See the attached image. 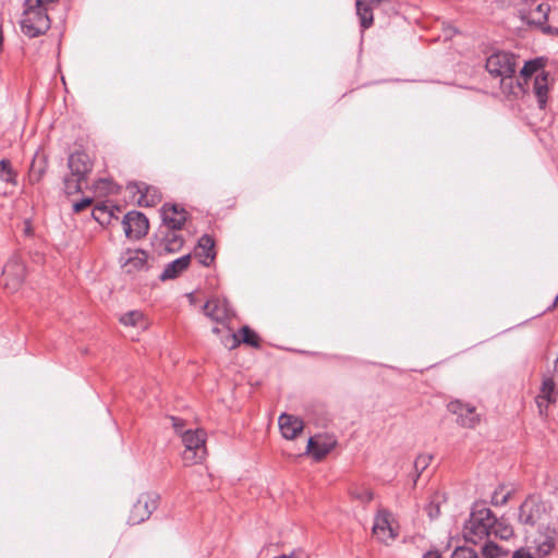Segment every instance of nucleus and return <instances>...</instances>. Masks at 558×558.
Returning a JSON list of instances; mask_svg holds the SVG:
<instances>
[{
	"label": "nucleus",
	"mask_w": 558,
	"mask_h": 558,
	"mask_svg": "<svg viewBox=\"0 0 558 558\" xmlns=\"http://www.w3.org/2000/svg\"><path fill=\"white\" fill-rule=\"evenodd\" d=\"M534 542L536 544L538 555L547 556L556 546V529L547 526L545 530H541Z\"/></svg>",
	"instance_id": "21"
},
{
	"label": "nucleus",
	"mask_w": 558,
	"mask_h": 558,
	"mask_svg": "<svg viewBox=\"0 0 558 558\" xmlns=\"http://www.w3.org/2000/svg\"><path fill=\"white\" fill-rule=\"evenodd\" d=\"M195 257L204 266H209L215 259V241L210 235L204 234L199 238L195 248Z\"/></svg>",
	"instance_id": "20"
},
{
	"label": "nucleus",
	"mask_w": 558,
	"mask_h": 558,
	"mask_svg": "<svg viewBox=\"0 0 558 558\" xmlns=\"http://www.w3.org/2000/svg\"><path fill=\"white\" fill-rule=\"evenodd\" d=\"M502 490H504V488L499 487L498 489H496L494 492V494L492 496V504L494 506H502L508 501L510 493L504 494Z\"/></svg>",
	"instance_id": "37"
},
{
	"label": "nucleus",
	"mask_w": 558,
	"mask_h": 558,
	"mask_svg": "<svg viewBox=\"0 0 558 558\" xmlns=\"http://www.w3.org/2000/svg\"><path fill=\"white\" fill-rule=\"evenodd\" d=\"M278 423L280 432L286 439L296 438L304 428L302 420L286 413L279 416Z\"/></svg>",
	"instance_id": "19"
},
{
	"label": "nucleus",
	"mask_w": 558,
	"mask_h": 558,
	"mask_svg": "<svg viewBox=\"0 0 558 558\" xmlns=\"http://www.w3.org/2000/svg\"><path fill=\"white\" fill-rule=\"evenodd\" d=\"M0 180L12 185L17 184V172L9 159L0 160Z\"/></svg>",
	"instance_id": "29"
},
{
	"label": "nucleus",
	"mask_w": 558,
	"mask_h": 558,
	"mask_svg": "<svg viewBox=\"0 0 558 558\" xmlns=\"http://www.w3.org/2000/svg\"><path fill=\"white\" fill-rule=\"evenodd\" d=\"M169 418H170V421L172 423V427L174 428L175 433H178L179 435L182 436V433L185 432L183 429L184 426H185L184 420H182L180 417H177V416H170Z\"/></svg>",
	"instance_id": "39"
},
{
	"label": "nucleus",
	"mask_w": 558,
	"mask_h": 558,
	"mask_svg": "<svg viewBox=\"0 0 558 558\" xmlns=\"http://www.w3.org/2000/svg\"><path fill=\"white\" fill-rule=\"evenodd\" d=\"M47 158L45 155L36 154L32 160L29 171H28V181L31 184L38 183L47 171Z\"/></svg>",
	"instance_id": "25"
},
{
	"label": "nucleus",
	"mask_w": 558,
	"mask_h": 558,
	"mask_svg": "<svg viewBox=\"0 0 558 558\" xmlns=\"http://www.w3.org/2000/svg\"><path fill=\"white\" fill-rule=\"evenodd\" d=\"M203 311L211 320L222 325L227 324L234 316L229 302L219 298L208 300L204 304Z\"/></svg>",
	"instance_id": "13"
},
{
	"label": "nucleus",
	"mask_w": 558,
	"mask_h": 558,
	"mask_svg": "<svg viewBox=\"0 0 558 558\" xmlns=\"http://www.w3.org/2000/svg\"><path fill=\"white\" fill-rule=\"evenodd\" d=\"M543 68H544V60L542 58L526 61L520 72L521 77L524 81V84H527V81L531 80L532 76Z\"/></svg>",
	"instance_id": "30"
},
{
	"label": "nucleus",
	"mask_w": 558,
	"mask_h": 558,
	"mask_svg": "<svg viewBox=\"0 0 558 558\" xmlns=\"http://www.w3.org/2000/svg\"><path fill=\"white\" fill-rule=\"evenodd\" d=\"M492 532L501 539H509L513 535L512 526L504 519H497V523L494 524Z\"/></svg>",
	"instance_id": "33"
},
{
	"label": "nucleus",
	"mask_w": 558,
	"mask_h": 558,
	"mask_svg": "<svg viewBox=\"0 0 558 558\" xmlns=\"http://www.w3.org/2000/svg\"><path fill=\"white\" fill-rule=\"evenodd\" d=\"M121 269L126 275H136L150 268L149 255L141 248H126L119 257Z\"/></svg>",
	"instance_id": "7"
},
{
	"label": "nucleus",
	"mask_w": 558,
	"mask_h": 558,
	"mask_svg": "<svg viewBox=\"0 0 558 558\" xmlns=\"http://www.w3.org/2000/svg\"><path fill=\"white\" fill-rule=\"evenodd\" d=\"M56 2L58 0H25L20 21L22 33L29 38L45 34L50 28L49 5Z\"/></svg>",
	"instance_id": "1"
},
{
	"label": "nucleus",
	"mask_w": 558,
	"mask_h": 558,
	"mask_svg": "<svg viewBox=\"0 0 558 558\" xmlns=\"http://www.w3.org/2000/svg\"><path fill=\"white\" fill-rule=\"evenodd\" d=\"M355 7L361 27L363 29L369 28L374 22L373 10L376 8L375 3L371 0H356Z\"/></svg>",
	"instance_id": "24"
},
{
	"label": "nucleus",
	"mask_w": 558,
	"mask_h": 558,
	"mask_svg": "<svg viewBox=\"0 0 558 558\" xmlns=\"http://www.w3.org/2000/svg\"><path fill=\"white\" fill-rule=\"evenodd\" d=\"M333 444L320 442L316 437H311L307 442V450L313 454L315 460L324 459L332 449Z\"/></svg>",
	"instance_id": "27"
},
{
	"label": "nucleus",
	"mask_w": 558,
	"mask_h": 558,
	"mask_svg": "<svg viewBox=\"0 0 558 558\" xmlns=\"http://www.w3.org/2000/svg\"><path fill=\"white\" fill-rule=\"evenodd\" d=\"M70 173L63 178V191L66 195H73L87 185L88 174L93 170V162L84 151L72 153L68 158Z\"/></svg>",
	"instance_id": "2"
},
{
	"label": "nucleus",
	"mask_w": 558,
	"mask_h": 558,
	"mask_svg": "<svg viewBox=\"0 0 558 558\" xmlns=\"http://www.w3.org/2000/svg\"><path fill=\"white\" fill-rule=\"evenodd\" d=\"M512 558H535V557L532 555V553L529 549L521 547L513 551Z\"/></svg>",
	"instance_id": "41"
},
{
	"label": "nucleus",
	"mask_w": 558,
	"mask_h": 558,
	"mask_svg": "<svg viewBox=\"0 0 558 558\" xmlns=\"http://www.w3.org/2000/svg\"><path fill=\"white\" fill-rule=\"evenodd\" d=\"M425 510L427 515L434 520L440 515V504L438 500H432L426 507Z\"/></svg>",
	"instance_id": "38"
},
{
	"label": "nucleus",
	"mask_w": 558,
	"mask_h": 558,
	"mask_svg": "<svg viewBox=\"0 0 558 558\" xmlns=\"http://www.w3.org/2000/svg\"><path fill=\"white\" fill-rule=\"evenodd\" d=\"M518 88L523 89L522 84L518 82Z\"/></svg>",
	"instance_id": "49"
},
{
	"label": "nucleus",
	"mask_w": 558,
	"mask_h": 558,
	"mask_svg": "<svg viewBox=\"0 0 558 558\" xmlns=\"http://www.w3.org/2000/svg\"><path fill=\"white\" fill-rule=\"evenodd\" d=\"M433 460V456L429 453L418 454L414 461V469L416 472V477H418L424 470L428 468Z\"/></svg>",
	"instance_id": "35"
},
{
	"label": "nucleus",
	"mask_w": 558,
	"mask_h": 558,
	"mask_svg": "<svg viewBox=\"0 0 558 558\" xmlns=\"http://www.w3.org/2000/svg\"><path fill=\"white\" fill-rule=\"evenodd\" d=\"M26 276V268L21 258L12 256L2 270V284L7 291L14 293L20 290Z\"/></svg>",
	"instance_id": "8"
},
{
	"label": "nucleus",
	"mask_w": 558,
	"mask_h": 558,
	"mask_svg": "<svg viewBox=\"0 0 558 558\" xmlns=\"http://www.w3.org/2000/svg\"><path fill=\"white\" fill-rule=\"evenodd\" d=\"M128 190L140 194L137 199L140 206L151 207L161 201L160 191L157 187L148 185L144 182L129 183Z\"/></svg>",
	"instance_id": "15"
},
{
	"label": "nucleus",
	"mask_w": 558,
	"mask_h": 558,
	"mask_svg": "<svg viewBox=\"0 0 558 558\" xmlns=\"http://www.w3.org/2000/svg\"><path fill=\"white\" fill-rule=\"evenodd\" d=\"M389 517L390 514L386 510H379L377 515L375 517L373 534L380 542H387L389 539H393L397 536V534L393 532L391 527Z\"/></svg>",
	"instance_id": "18"
},
{
	"label": "nucleus",
	"mask_w": 558,
	"mask_h": 558,
	"mask_svg": "<svg viewBox=\"0 0 558 558\" xmlns=\"http://www.w3.org/2000/svg\"><path fill=\"white\" fill-rule=\"evenodd\" d=\"M240 335L229 333L227 338L223 340V344L229 347V349L236 348L240 343L247 344L253 348L260 347V339L258 335L251 329L248 326H243L240 331Z\"/></svg>",
	"instance_id": "17"
},
{
	"label": "nucleus",
	"mask_w": 558,
	"mask_h": 558,
	"mask_svg": "<svg viewBox=\"0 0 558 558\" xmlns=\"http://www.w3.org/2000/svg\"><path fill=\"white\" fill-rule=\"evenodd\" d=\"M549 7L546 3L533 2L531 8H522L519 10L520 19L529 25L543 27L547 22Z\"/></svg>",
	"instance_id": "16"
},
{
	"label": "nucleus",
	"mask_w": 558,
	"mask_h": 558,
	"mask_svg": "<svg viewBox=\"0 0 558 558\" xmlns=\"http://www.w3.org/2000/svg\"><path fill=\"white\" fill-rule=\"evenodd\" d=\"M424 558H441V556L437 551H428L425 554Z\"/></svg>",
	"instance_id": "44"
},
{
	"label": "nucleus",
	"mask_w": 558,
	"mask_h": 558,
	"mask_svg": "<svg viewBox=\"0 0 558 558\" xmlns=\"http://www.w3.org/2000/svg\"><path fill=\"white\" fill-rule=\"evenodd\" d=\"M211 331L213 333L219 335L221 332V329L219 327H214Z\"/></svg>",
	"instance_id": "45"
},
{
	"label": "nucleus",
	"mask_w": 558,
	"mask_h": 558,
	"mask_svg": "<svg viewBox=\"0 0 558 558\" xmlns=\"http://www.w3.org/2000/svg\"><path fill=\"white\" fill-rule=\"evenodd\" d=\"M496 523L497 518L494 512L484 502H475L464 526V537L468 542L476 544L478 539L492 533Z\"/></svg>",
	"instance_id": "3"
},
{
	"label": "nucleus",
	"mask_w": 558,
	"mask_h": 558,
	"mask_svg": "<svg viewBox=\"0 0 558 558\" xmlns=\"http://www.w3.org/2000/svg\"><path fill=\"white\" fill-rule=\"evenodd\" d=\"M450 413L457 416V424L464 428H474L480 422V414L475 407L460 400L450 401L447 404Z\"/></svg>",
	"instance_id": "11"
},
{
	"label": "nucleus",
	"mask_w": 558,
	"mask_h": 558,
	"mask_svg": "<svg viewBox=\"0 0 558 558\" xmlns=\"http://www.w3.org/2000/svg\"><path fill=\"white\" fill-rule=\"evenodd\" d=\"M122 225L125 235L135 240L145 236L149 229L147 217L140 211L128 213L122 220Z\"/></svg>",
	"instance_id": "12"
},
{
	"label": "nucleus",
	"mask_w": 558,
	"mask_h": 558,
	"mask_svg": "<svg viewBox=\"0 0 558 558\" xmlns=\"http://www.w3.org/2000/svg\"><path fill=\"white\" fill-rule=\"evenodd\" d=\"M92 205L90 198H84L73 205L74 213H81L85 208L89 207Z\"/></svg>",
	"instance_id": "40"
},
{
	"label": "nucleus",
	"mask_w": 558,
	"mask_h": 558,
	"mask_svg": "<svg viewBox=\"0 0 558 558\" xmlns=\"http://www.w3.org/2000/svg\"><path fill=\"white\" fill-rule=\"evenodd\" d=\"M31 232V227L28 223H26V227H25V233H29Z\"/></svg>",
	"instance_id": "47"
},
{
	"label": "nucleus",
	"mask_w": 558,
	"mask_h": 558,
	"mask_svg": "<svg viewBox=\"0 0 558 558\" xmlns=\"http://www.w3.org/2000/svg\"><path fill=\"white\" fill-rule=\"evenodd\" d=\"M508 550L493 542H486L482 547V555L485 558H500L508 555Z\"/></svg>",
	"instance_id": "32"
},
{
	"label": "nucleus",
	"mask_w": 558,
	"mask_h": 558,
	"mask_svg": "<svg viewBox=\"0 0 558 558\" xmlns=\"http://www.w3.org/2000/svg\"><path fill=\"white\" fill-rule=\"evenodd\" d=\"M555 383L551 378L544 380L539 395L536 397V404L539 414L543 415L550 403H555Z\"/></svg>",
	"instance_id": "23"
},
{
	"label": "nucleus",
	"mask_w": 558,
	"mask_h": 558,
	"mask_svg": "<svg viewBox=\"0 0 558 558\" xmlns=\"http://www.w3.org/2000/svg\"><path fill=\"white\" fill-rule=\"evenodd\" d=\"M533 90L536 95L539 108H544L547 101L548 75L544 71L534 78Z\"/></svg>",
	"instance_id": "26"
},
{
	"label": "nucleus",
	"mask_w": 558,
	"mask_h": 558,
	"mask_svg": "<svg viewBox=\"0 0 558 558\" xmlns=\"http://www.w3.org/2000/svg\"><path fill=\"white\" fill-rule=\"evenodd\" d=\"M350 496L361 504H368L374 498L373 492L363 486L352 487L350 489Z\"/></svg>",
	"instance_id": "34"
},
{
	"label": "nucleus",
	"mask_w": 558,
	"mask_h": 558,
	"mask_svg": "<svg viewBox=\"0 0 558 558\" xmlns=\"http://www.w3.org/2000/svg\"><path fill=\"white\" fill-rule=\"evenodd\" d=\"M191 263V255L181 256L165 266L163 271L159 276L161 281L174 279L186 270Z\"/></svg>",
	"instance_id": "22"
},
{
	"label": "nucleus",
	"mask_w": 558,
	"mask_h": 558,
	"mask_svg": "<svg viewBox=\"0 0 558 558\" xmlns=\"http://www.w3.org/2000/svg\"><path fill=\"white\" fill-rule=\"evenodd\" d=\"M547 136H548V132L546 130L542 131L539 133V140L547 146V147H550V148H554L555 146V140L551 138L549 142L547 141Z\"/></svg>",
	"instance_id": "43"
},
{
	"label": "nucleus",
	"mask_w": 558,
	"mask_h": 558,
	"mask_svg": "<svg viewBox=\"0 0 558 558\" xmlns=\"http://www.w3.org/2000/svg\"><path fill=\"white\" fill-rule=\"evenodd\" d=\"M182 442L185 447L183 460L192 463L199 462L206 453V434L203 429H186L182 433Z\"/></svg>",
	"instance_id": "5"
},
{
	"label": "nucleus",
	"mask_w": 558,
	"mask_h": 558,
	"mask_svg": "<svg viewBox=\"0 0 558 558\" xmlns=\"http://www.w3.org/2000/svg\"><path fill=\"white\" fill-rule=\"evenodd\" d=\"M553 306L554 307L558 306V294L555 296V299L553 301Z\"/></svg>",
	"instance_id": "46"
},
{
	"label": "nucleus",
	"mask_w": 558,
	"mask_h": 558,
	"mask_svg": "<svg viewBox=\"0 0 558 558\" xmlns=\"http://www.w3.org/2000/svg\"><path fill=\"white\" fill-rule=\"evenodd\" d=\"M160 213L162 223L159 228L182 229L187 220L186 210L178 204L166 203Z\"/></svg>",
	"instance_id": "14"
},
{
	"label": "nucleus",
	"mask_w": 558,
	"mask_h": 558,
	"mask_svg": "<svg viewBox=\"0 0 558 558\" xmlns=\"http://www.w3.org/2000/svg\"><path fill=\"white\" fill-rule=\"evenodd\" d=\"M485 66L490 75L500 77L502 84L507 80H510V83H512L513 74L515 72V58L512 53H493L487 58Z\"/></svg>",
	"instance_id": "4"
},
{
	"label": "nucleus",
	"mask_w": 558,
	"mask_h": 558,
	"mask_svg": "<svg viewBox=\"0 0 558 558\" xmlns=\"http://www.w3.org/2000/svg\"><path fill=\"white\" fill-rule=\"evenodd\" d=\"M451 558H481V557L473 548L458 547L452 553Z\"/></svg>",
	"instance_id": "36"
},
{
	"label": "nucleus",
	"mask_w": 558,
	"mask_h": 558,
	"mask_svg": "<svg viewBox=\"0 0 558 558\" xmlns=\"http://www.w3.org/2000/svg\"><path fill=\"white\" fill-rule=\"evenodd\" d=\"M544 32H551V27H546V28H543Z\"/></svg>",
	"instance_id": "48"
},
{
	"label": "nucleus",
	"mask_w": 558,
	"mask_h": 558,
	"mask_svg": "<svg viewBox=\"0 0 558 558\" xmlns=\"http://www.w3.org/2000/svg\"><path fill=\"white\" fill-rule=\"evenodd\" d=\"M182 229L159 228L154 235L153 245L167 253L180 251L184 244V239L180 233Z\"/></svg>",
	"instance_id": "10"
},
{
	"label": "nucleus",
	"mask_w": 558,
	"mask_h": 558,
	"mask_svg": "<svg viewBox=\"0 0 558 558\" xmlns=\"http://www.w3.org/2000/svg\"><path fill=\"white\" fill-rule=\"evenodd\" d=\"M159 496L156 493H143L132 505L128 523L131 525L140 524L147 520L157 509Z\"/></svg>",
	"instance_id": "6"
},
{
	"label": "nucleus",
	"mask_w": 558,
	"mask_h": 558,
	"mask_svg": "<svg viewBox=\"0 0 558 558\" xmlns=\"http://www.w3.org/2000/svg\"><path fill=\"white\" fill-rule=\"evenodd\" d=\"M274 558H304V553L301 549L291 551L290 554H282Z\"/></svg>",
	"instance_id": "42"
},
{
	"label": "nucleus",
	"mask_w": 558,
	"mask_h": 558,
	"mask_svg": "<svg viewBox=\"0 0 558 558\" xmlns=\"http://www.w3.org/2000/svg\"><path fill=\"white\" fill-rule=\"evenodd\" d=\"M93 217L100 225L109 223L111 218L113 217V211L106 204L97 205L93 209Z\"/></svg>",
	"instance_id": "31"
},
{
	"label": "nucleus",
	"mask_w": 558,
	"mask_h": 558,
	"mask_svg": "<svg viewBox=\"0 0 558 558\" xmlns=\"http://www.w3.org/2000/svg\"><path fill=\"white\" fill-rule=\"evenodd\" d=\"M519 522L523 525L534 526L546 519V506L535 498H527L519 508Z\"/></svg>",
	"instance_id": "9"
},
{
	"label": "nucleus",
	"mask_w": 558,
	"mask_h": 558,
	"mask_svg": "<svg viewBox=\"0 0 558 558\" xmlns=\"http://www.w3.org/2000/svg\"><path fill=\"white\" fill-rule=\"evenodd\" d=\"M121 324L125 326H132L141 329H145L147 327V322L144 318V315L140 311H130L123 314L120 317Z\"/></svg>",
	"instance_id": "28"
}]
</instances>
